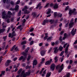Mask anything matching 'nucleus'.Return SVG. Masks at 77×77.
<instances>
[{
  "mask_svg": "<svg viewBox=\"0 0 77 77\" xmlns=\"http://www.w3.org/2000/svg\"><path fill=\"white\" fill-rule=\"evenodd\" d=\"M54 60H55V62H57V60H57V57H55L54 58Z\"/></svg>",
  "mask_w": 77,
  "mask_h": 77,
  "instance_id": "obj_48",
  "label": "nucleus"
},
{
  "mask_svg": "<svg viewBox=\"0 0 77 77\" xmlns=\"http://www.w3.org/2000/svg\"><path fill=\"white\" fill-rule=\"evenodd\" d=\"M45 53H46V52L44 51H40V54L42 56H44Z\"/></svg>",
  "mask_w": 77,
  "mask_h": 77,
  "instance_id": "obj_7",
  "label": "nucleus"
},
{
  "mask_svg": "<svg viewBox=\"0 0 77 77\" xmlns=\"http://www.w3.org/2000/svg\"><path fill=\"white\" fill-rule=\"evenodd\" d=\"M77 12H76V9L73 8V10H69V14L70 15V16H71L72 14H73V15H75L77 14Z\"/></svg>",
  "mask_w": 77,
  "mask_h": 77,
  "instance_id": "obj_2",
  "label": "nucleus"
},
{
  "mask_svg": "<svg viewBox=\"0 0 77 77\" xmlns=\"http://www.w3.org/2000/svg\"><path fill=\"white\" fill-rule=\"evenodd\" d=\"M55 45H58V44H59V41H57L55 42Z\"/></svg>",
  "mask_w": 77,
  "mask_h": 77,
  "instance_id": "obj_43",
  "label": "nucleus"
},
{
  "mask_svg": "<svg viewBox=\"0 0 77 77\" xmlns=\"http://www.w3.org/2000/svg\"><path fill=\"white\" fill-rule=\"evenodd\" d=\"M17 59H18V58L17 57H16L14 58L13 59V61L15 62V61H16L17 60Z\"/></svg>",
  "mask_w": 77,
  "mask_h": 77,
  "instance_id": "obj_50",
  "label": "nucleus"
},
{
  "mask_svg": "<svg viewBox=\"0 0 77 77\" xmlns=\"http://www.w3.org/2000/svg\"><path fill=\"white\" fill-rule=\"evenodd\" d=\"M42 24V25H43V26H45V24H46V20H44Z\"/></svg>",
  "mask_w": 77,
  "mask_h": 77,
  "instance_id": "obj_29",
  "label": "nucleus"
},
{
  "mask_svg": "<svg viewBox=\"0 0 77 77\" xmlns=\"http://www.w3.org/2000/svg\"><path fill=\"white\" fill-rule=\"evenodd\" d=\"M22 70L23 69H22V68H21L17 72V74H20V73L21 72V71H22Z\"/></svg>",
  "mask_w": 77,
  "mask_h": 77,
  "instance_id": "obj_21",
  "label": "nucleus"
},
{
  "mask_svg": "<svg viewBox=\"0 0 77 77\" xmlns=\"http://www.w3.org/2000/svg\"><path fill=\"white\" fill-rule=\"evenodd\" d=\"M3 39H4V41H6V38H7V35H6L5 37H3Z\"/></svg>",
  "mask_w": 77,
  "mask_h": 77,
  "instance_id": "obj_32",
  "label": "nucleus"
},
{
  "mask_svg": "<svg viewBox=\"0 0 77 77\" xmlns=\"http://www.w3.org/2000/svg\"><path fill=\"white\" fill-rule=\"evenodd\" d=\"M50 75H51V72H48L46 75V77H50Z\"/></svg>",
  "mask_w": 77,
  "mask_h": 77,
  "instance_id": "obj_18",
  "label": "nucleus"
},
{
  "mask_svg": "<svg viewBox=\"0 0 77 77\" xmlns=\"http://www.w3.org/2000/svg\"><path fill=\"white\" fill-rule=\"evenodd\" d=\"M8 52V51H7V50L5 51V52L4 53L3 56H4L7 53V52Z\"/></svg>",
  "mask_w": 77,
  "mask_h": 77,
  "instance_id": "obj_46",
  "label": "nucleus"
},
{
  "mask_svg": "<svg viewBox=\"0 0 77 77\" xmlns=\"http://www.w3.org/2000/svg\"><path fill=\"white\" fill-rule=\"evenodd\" d=\"M21 11L20 10L18 14V17H20V16H21Z\"/></svg>",
  "mask_w": 77,
  "mask_h": 77,
  "instance_id": "obj_26",
  "label": "nucleus"
},
{
  "mask_svg": "<svg viewBox=\"0 0 77 77\" xmlns=\"http://www.w3.org/2000/svg\"><path fill=\"white\" fill-rule=\"evenodd\" d=\"M57 17H59L60 18L62 17V14H57Z\"/></svg>",
  "mask_w": 77,
  "mask_h": 77,
  "instance_id": "obj_34",
  "label": "nucleus"
},
{
  "mask_svg": "<svg viewBox=\"0 0 77 77\" xmlns=\"http://www.w3.org/2000/svg\"><path fill=\"white\" fill-rule=\"evenodd\" d=\"M5 31V29H0V34L2 33H3Z\"/></svg>",
  "mask_w": 77,
  "mask_h": 77,
  "instance_id": "obj_16",
  "label": "nucleus"
},
{
  "mask_svg": "<svg viewBox=\"0 0 77 77\" xmlns=\"http://www.w3.org/2000/svg\"><path fill=\"white\" fill-rule=\"evenodd\" d=\"M49 22L51 23V24H53L54 23V20L51 19L49 21Z\"/></svg>",
  "mask_w": 77,
  "mask_h": 77,
  "instance_id": "obj_19",
  "label": "nucleus"
},
{
  "mask_svg": "<svg viewBox=\"0 0 77 77\" xmlns=\"http://www.w3.org/2000/svg\"><path fill=\"white\" fill-rule=\"evenodd\" d=\"M43 45V43H40L39 44V45L40 46V47H42V45Z\"/></svg>",
  "mask_w": 77,
  "mask_h": 77,
  "instance_id": "obj_49",
  "label": "nucleus"
},
{
  "mask_svg": "<svg viewBox=\"0 0 77 77\" xmlns=\"http://www.w3.org/2000/svg\"><path fill=\"white\" fill-rule=\"evenodd\" d=\"M71 33L72 35V36H74V35H75V33L74 32V31H71Z\"/></svg>",
  "mask_w": 77,
  "mask_h": 77,
  "instance_id": "obj_25",
  "label": "nucleus"
},
{
  "mask_svg": "<svg viewBox=\"0 0 77 77\" xmlns=\"http://www.w3.org/2000/svg\"><path fill=\"white\" fill-rule=\"evenodd\" d=\"M51 63L49 61V60H48L46 61L45 63V65H50Z\"/></svg>",
  "mask_w": 77,
  "mask_h": 77,
  "instance_id": "obj_14",
  "label": "nucleus"
},
{
  "mask_svg": "<svg viewBox=\"0 0 77 77\" xmlns=\"http://www.w3.org/2000/svg\"><path fill=\"white\" fill-rule=\"evenodd\" d=\"M51 37H49L48 38H47V41H49V40H51Z\"/></svg>",
  "mask_w": 77,
  "mask_h": 77,
  "instance_id": "obj_42",
  "label": "nucleus"
},
{
  "mask_svg": "<svg viewBox=\"0 0 77 77\" xmlns=\"http://www.w3.org/2000/svg\"><path fill=\"white\" fill-rule=\"evenodd\" d=\"M31 58V56L29 55L28 56V57L27 59V61H29V60H30V59Z\"/></svg>",
  "mask_w": 77,
  "mask_h": 77,
  "instance_id": "obj_30",
  "label": "nucleus"
},
{
  "mask_svg": "<svg viewBox=\"0 0 77 77\" xmlns=\"http://www.w3.org/2000/svg\"><path fill=\"white\" fill-rule=\"evenodd\" d=\"M9 2H10V0H7L6 2V3L7 4H8Z\"/></svg>",
  "mask_w": 77,
  "mask_h": 77,
  "instance_id": "obj_58",
  "label": "nucleus"
},
{
  "mask_svg": "<svg viewBox=\"0 0 77 77\" xmlns=\"http://www.w3.org/2000/svg\"><path fill=\"white\" fill-rule=\"evenodd\" d=\"M11 4L12 5H14V2L13 1L11 2Z\"/></svg>",
  "mask_w": 77,
  "mask_h": 77,
  "instance_id": "obj_51",
  "label": "nucleus"
},
{
  "mask_svg": "<svg viewBox=\"0 0 77 77\" xmlns=\"http://www.w3.org/2000/svg\"><path fill=\"white\" fill-rule=\"evenodd\" d=\"M34 30V28H32L30 29L29 30L30 32H33Z\"/></svg>",
  "mask_w": 77,
  "mask_h": 77,
  "instance_id": "obj_45",
  "label": "nucleus"
},
{
  "mask_svg": "<svg viewBox=\"0 0 77 77\" xmlns=\"http://www.w3.org/2000/svg\"><path fill=\"white\" fill-rule=\"evenodd\" d=\"M37 14H36L35 12H32L31 14V15H33V18H35L36 17Z\"/></svg>",
  "mask_w": 77,
  "mask_h": 77,
  "instance_id": "obj_13",
  "label": "nucleus"
},
{
  "mask_svg": "<svg viewBox=\"0 0 77 77\" xmlns=\"http://www.w3.org/2000/svg\"><path fill=\"white\" fill-rule=\"evenodd\" d=\"M64 33V32H63V31H62L60 32V34L61 35H63Z\"/></svg>",
  "mask_w": 77,
  "mask_h": 77,
  "instance_id": "obj_60",
  "label": "nucleus"
},
{
  "mask_svg": "<svg viewBox=\"0 0 77 77\" xmlns=\"http://www.w3.org/2000/svg\"><path fill=\"white\" fill-rule=\"evenodd\" d=\"M2 18L3 19H5L6 17V13H5V11H4L2 13Z\"/></svg>",
  "mask_w": 77,
  "mask_h": 77,
  "instance_id": "obj_8",
  "label": "nucleus"
},
{
  "mask_svg": "<svg viewBox=\"0 0 77 77\" xmlns=\"http://www.w3.org/2000/svg\"><path fill=\"white\" fill-rule=\"evenodd\" d=\"M30 74H31V71L30 70H29L28 71V72H26L25 74L24 77H27V76H29V75H30Z\"/></svg>",
  "mask_w": 77,
  "mask_h": 77,
  "instance_id": "obj_4",
  "label": "nucleus"
},
{
  "mask_svg": "<svg viewBox=\"0 0 77 77\" xmlns=\"http://www.w3.org/2000/svg\"><path fill=\"white\" fill-rule=\"evenodd\" d=\"M16 47V45H14L13 47L11 48V49L10 51H13V50H14L15 49V47Z\"/></svg>",
  "mask_w": 77,
  "mask_h": 77,
  "instance_id": "obj_20",
  "label": "nucleus"
},
{
  "mask_svg": "<svg viewBox=\"0 0 77 77\" xmlns=\"http://www.w3.org/2000/svg\"><path fill=\"white\" fill-rule=\"evenodd\" d=\"M8 14L9 15H12V13H11V12L10 11H8Z\"/></svg>",
  "mask_w": 77,
  "mask_h": 77,
  "instance_id": "obj_38",
  "label": "nucleus"
},
{
  "mask_svg": "<svg viewBox=\"0 0 77 77\" xmlns=\"http://www.w3.org/2000/svg\"><path fill=\"white\" fill-rule=\"evenodd\" d=\"M14 50H15L16 51H19V50L18 49V47H16L14 48Z\"/></svg>",
  "mask_w": 77,
  "mask_h": 77,
  "instance_id": "obj_28",
  "label": "nucleus"
},
{
  "mask_svg": "<svg viewBox=\"0 0 77 77\" xmlns=\"http://www.w3.org/2000/svg\"><path fill=\"white\" fill-rule=\"evenodd\" d=\"M48 37V36H45V37L44 38V41H45V40L47 39Z\"/></svg>",
  "mask_w": 77,
  "mask_h": 77,
  "instance_id": "obj_35",
  "label": "nucleus"
},
{
  "mask_svg": "<svg viewBox=\"0 0 77 77\" xmlns=\"http://www.w3.org/2000/svg\"><path fill=\"white\" fill-rule=\"evenodd\" d=\"M73 24H74V23L73 22H72L71 23H70L69 25V28H72Z\"/></svg>",
  "mask_w": 77,
  "mask_h": 77,
  "instance_id": "obj_12",
  "label": "nucleus"
},
{
  "mask_svg": "<svg viewBox=\"0 0 77 77\" xmlns=\"http://www.w3.org/2000/svg\"><path fill=\"white\" fill-rule=\"evenodd\" d=\"M67 44H68V43H66L63 46V48H65V47L67 45Z\"/></svg>",
  "mask_w": 77,
  "mask_h": 77,
  "instance_id": "obj_55",
  "label": "nucleus"
},
{
  "mask_svg": "<svg viewBox=\"0 0 77 77\" xmlns=\"http://www.w3.org/2000/svg\"><path fill=\"white\" fill-rule=\"evenodd\" d=\"M33 42H34V41H32L30 43V45H32L33 44Z\"/></svg>",
  "mask_w": 77,
  "mask_h": 77,
  "instance_id": "obj_33",
  "label": "nucleus"
},
{
  "mask_svg": "<svg viewBox=\"0 0 77 77\" xmlns=\"http://www.w3.org/2000/svg\"><path fill=\"white\" fill-rule=\"evenodd\" d=\"M5 72L6 71H2L1 72V73L2 75H5Z\"/></svg>",
  "mask_w": 77,
  "mask_h": 77,
  "instance_id": "obj_40",
  "label": "nucleus"
},
{
  "mask_svg": "<svg viewBox=\"0 0 77 77\" xmlns=\"http://www.w3.org/2000/svg\"><path fill=\"white\" fill-rule=\"evenodd\" d=\"M37 6H39V7L40 6H41V2H39Z\"/></svg>",
  "mask_w": 77,
  "mask_h": 77,
  "instance_id": "obj_63",
  "label": "nucleus"
},
{
  "mask_svg": "<svg viewBox=\"0 0 77 77\" xmlns=\"http://www.w3.org/2000/svg\"><path fill=\"white\" fill-rule=\"evenodd\" d=\"M68 48H66L65 51V53H68Z\"/></svg>",
  "mask_w": 77,
  "mask_h": 77,
  "instance_id": "obj_36",
  "label": "nucleus"
},
{
  "mask_svg": "<svg viewBox=\"0 0 77 77\" xmlns=\"http://www.w3.org/2000/svg\"><path fill=\"white\" fill-rule=\"evenodd\" d=\"M63 47H62V46H60L59 47V50L60 51H62V50H63Z\"/></svg>",
  "mask_w": 77,
  "mask_h": 77,
  "instance_id": "obj_22",
  "label": "nucleus"
},
{
  "mask_svg": "<svg viewBox=\"0 0 77 77\" xmlns=\"http://www.w3.org/2000/svg\"><path fill=\"white\" fill-rule=\"evenodd\" d=\"M21 27H22V26L21 25H20L19 26H18L17 27V29H20V28H21Z\"/></svg>",
  "mask_w": 77,
  "mask_h": 77,
  "instance_id": "obj_44",
  "label": "nucleus"
},
{
  "mask_svg": "<svg viewBox=\"0 0 77 77\" xmlns=\"http://www.w3.org/2000/svg\"><path fill=\"white\" fill-rule=\"evenodd\" d=\"M55 67H56V66H55V64L54 63H53L51 64L50 66V69L53 72L54 70V69H55Z\"/></svg>",
  "mask_w": 77,
  "mask_h": 77,
  "instance_id": "obj_3",
  "label": "nucleus"
},
{
  "mask_svg": "<svg viewBox=\"0 0 77 77\" xmlns=\"http://www.w3.org/2000/svg\"><path fill=\"white\" fill-rule=\"evenodd\" d=\"M32 64L33 65L35 66L37 65V60H34Z\"/></svg>",
  "mask_w": 77,
  "mask_h": 77,
  "instance_id": "obj_15",
  "label": "nucleus"
},
{
  "mask_svg": "<svg viewBox=\"0 0 77 77\" xmlns=\"http://www.w3.org/2000/svg\"><path fill=\"white\" fill-rule=\"evenodd\" d=\"M22 60V62H25L26 61V57H24L23 56H21L19 59V60L21 61Z\"/></svg>",
  "mask_w": 77,
  "mask_h": 77,
  "instance_id": "obj_5",
  "label": "nucleus"
},
{
  "mask_svg": "<svg viewBox=\"0 0 77 77\" xmlns=\"http://www.w3.org/2000/svg\"><path fill=\"white\" fill-rule=\"evenodd\" d=\"M22 54H23V56L25 57H26L27 56V53H26V52H25L24 51L22 53Z\"/></svg>",
  "mask_w": 77,
  "mask_h": 77,
  "instance_id": "obj_17",
  "label": "nucleus"
},
{
  "mask_svg": "<svg viewBox=\"0 0 77 77\" xmlns=\"http://www.w3.org/2000/svg\"><path fill=\"white\" fill-rule=\"evenodd\" d=\"M66 76L67 77H69L70 76V73H68Z\"/></svg>",
  "mask_w": 77,
  "mask_h": 77,
  "instance_id": "obj_47",
  "label": "nucleus"
},
{
  "mask_svg": "<svg viewBox=\"0 0 77 77\" xmlns=\"http://www.w3.org/2000/svg\"><path fill=\"white\" fill-rule=\"evenodd\" d=\"M25 47H26V45H23L22 48H23V50H24V49H25V48H26Z\"/></svg>",
  "mask_w": 77,
  "mask_h": 77,
  "instance_id": "obj_62",
  "label": "nucleus"
},
{
  "mask_svg": "<svg viewBox=\"0 0 77 77\" xmlns=\"http://www.w3.org/2000/svg\"><path fill=\"white\" fill-rule=\"evenodd\" d=\"M57 12H55L54 13V17H56L57 16Z\"/></svg>",
  "mask_w": 77,
  "mask_h": 77,
  "instance_id": "obj_39",
  "label": "nucleus"
},
{
  "mask_svg": "<svg viewBox=\"0 0 77 77\" xmlns=\"http://www.w3.org/2000/svg\"><path fill=\"white\" fill-rule=\"evenodd\" d=\"M12 36V34L11 33H9V36L8 37L9 38H11Z\"/></svg>",
  "mask_w": 77,
  "mask_h": 77,
  "instance_id": "obj_56",
  "label": "nucleus"
},
{
  "mask_svg": "<svg viewBox=\"0 0 77 77\" xmlns=\"http://www.w3.org/2000/svg\"><path fill=\"white\" fill-rule=\"evenodd\" d=\"M29 65H27L26 67V69H29Z\"/></svg>",
  "mask_w": 77,
  "mask_h": 77,
  "instance_id": "obj_57",
  "label": "nucleus"
},
{
  "mask_svg": "<svg viewBox=\"0 0 77 77\" xmlns=\"http://www.w3.org/2000/svg\"><path fill=\"white\" fill-rule=\"evenodd\" d=\"M59 40L61 42H62V41L63 40V39H62V36H60V37L59 38Z\"/></svg>",
  "mask_w": 77,
  "mask_h": 77,
  "instance_id": "obj_23",
  "label": "nucleus"
},
{
  "mask_svg": "<svg viewBox=\"0 0 77 77\" xmlns=\"http://www.w3.org/2000/svg\"><path fill=\"white\" fill-rule=\"evenodd\" d=\"M30 35H31V36H35V34L33 33H32L30 34Z\"/></svg>",
  "mask_w": 77,
  "mask_h": 77,
  "instance_id": "obj_59",
  "label": "nucleus"
},
{
  "mask_svg": "<svg viewBox=\"0 0 77 77\" xmlns=\"http://www.w3.org/2000/svg\"><path fill=\"white\" fill-rule=\"evenodd\" d=\"M10 11H15L14 8H11L10 9Z\"/></svg>",
  "mask_w": 77,
  "mask_h": 77,
  "instance_id": "obj_61",
  "label": "nucleus"
},
{
  "mask_svg": "<svg viewBox=\"0 0 77 77\" xmlns=\"http://www.w3.org/2000/svg\"><path fill=\"white\" fill-rule=\"evenodd\" d=\"M25 74V73H24V71L23 70L21 73V75H20V77H24Z\"/></svg>",
  "mask_w": 77,
  "mask_h": 77,
  "instance_id": "obj_11",
  "label": "nucleus"
},
{
  "mask_svg": "<svg viewBox=\"0 0 77 77\" xmlns=\"http://www.w3.org/2000/svg\"><path fill=\"white\" fill-rule=\"evenodd\" d=\"M63 66V64H62L61 66H60L59 65H58L56 66V69H59V68H61L58 70V72L60 73L62 71V70L63 69V68H64Z\"/></svg>",
  "mask_w": 77,
  "mask_h": 77,
  "instance_id": "obj_1",
  "label": "nucleus"
},
{
  "mask_svg": "<svg viewBox=\"0 0 77 77\" xmlns=\"http://www.w3.org/2000/svg\"><path fill=\"white\" fill-rule=\"evenodd\" d=\"M59 8V6L57 4V3H55L54 4V6L53 8L55 9H58V8Z\"/></svg>",
  "mask_w": 77,
  "mask_h": 77,
  "instance_id": "obj_9",
  "label": "nucleus"
},
{
  "mask_svg": "<svg viewBox=\"0 0 77 77\" xmlns=\"http://www.w3.org/2000/svg\"><path fill=\"white\" fill-rule=\"evenodd\" d=\"M73 62V61H72V60H70V62H69L70 64H72Z\"/></svg>",
  "mask_w": 77,
  "mask_h": 77,
  "instance_id": "obj_53",
  "label": "nucleus"
},
{
  "mask_svg": "<svg viewBox=\"0 0 77 77\" xmlns=\"http://www.w3.org/2000/svg\"><path fill=\"white\" fill-rule=\"evenodd\" d=\"M12 35H13L14 36H17V34H16V33H14Z\"/></svg>",
  "mask_w": 77,
  "mask_h": 77,
  "instance_id": "obj_64",
  "label": "nucleus"
},
{
  "mask_svg": "<svg viewBox=\"0 0 77 77\" xmlns=\"http://www.w3.org/2000/svg\"><path fill=\"white\" fill-rule=\"evenodd\" d=\"M51 45L52 46H54V45H55V43L54 42L52 43Z\"/></svg>",
  "mask_w": 77,
  "mask_h": 77,
  "instance_id": "obj_54",
  "label": "nucleus"
},
{
  "mask_svg": "<svg viewBox=\"0 0 77 77\" xmlns=\"http://www.w3.org/2000/svg\"><path fill=\"white\" fill-rule=\"evenodd\" d=\"M20 3V0H18L17 2L16 3V5H19Z\"/></svg>",
  "mask_w": 77,
  "mask_h": 77,
  "instance_id": "obj_37",
  "label": "nucleus"
},
{
  "mask_svg": "<svg viewBox=\"0 0 77 77\" xmlns=\"http://www.w3.org/2000/svg\"><path fill=\"white\" fill-rule=\"evenodd\" d=\"M27 11H27V10H25L24 11V14H27Z\"/></svg>",
  "mask_w": 77,
  "mask_h": 77,
  "instance_id": "obj_52",
  "label": "nucleus"
},
{
  "mask_svg": "<svg viewBox=\"0 0 77 77\" xmlns=\"http://www.w3.org/2000/svg\"><path fill=\"white\" fill-rule=\"evenodd\" d=\"M26 41H23L21 42V45H24V44H26Z\"/></svg>",
  "mask_w": 77,
  "mask_h": 77,
  "instance_id": "obj_27",
  "label": "nucleus"
},
{
  "mask_svg": "<svg viewBox=\"0 0 77 77\" xmlns=\"http://www.w3.org/2000/svg\"><path fill=\"white\" fill-rule=\"evenodd\" d=\"M59 51V50H56V49H54V53H55V54H56Z\"/></svg>",
  "mask_w": 77,
  "mask_h": 77,
  "instance_id": "obj_31",
  "label": "nucleus"
},
{
  "mask_svg": "<svg viewBox=\"0 0 77 77\" xmlns=\"http://www.w3.org/2000/svg\"><path fill=\"white\" fill-rule=\"evenodd\" d=\"M11 60H7L5 64V66H9V63H11Z\"/></svg>",
  "mask_w": 77,
  "mask_h": 77,
  "instance_id": "obj_6",
  "label": "nucleus"
},
{
  "mask_svg": "<svg viewBox=\"0 0 77 77\" xmlns=\"http://www.w3.org/2000/svg\"><path fill=\"white\" fill-rule=\"evenodd\" d=\"M14 9V11H18V10H19V5H16L15 7V8Z\"/></svg>",
  "mask_w": 77,
  "mask_h": 77,
  "instance_id": "obj_10",
  "label": "nucleus"
},
{
  "mask_svg": "<svg viewBox=\"0 0 77 77\" xmlns=\"http://www.w3.org/2000/svg\"><path fill=\"white\" fill-rule=\"evenodd\" d=\"M51 10L50 9H49L48 10V11L47 12V15H48V14H50V13H51Z\"/></svg>",
  "mask_w": 77,
  "mask_h": 77,
  "instance_id": "obj_24",
  "label": "nucleus"
},
{
  "mask_svg": "<svg viewBox=\"0 0 77 77\" xmlns=\"http://www.w3.org/2000/svg\"><path fill=\"white\" fill-rule=\"evenodd\" d=\"M69 8V6H67L65 10V11H68V10Z\"/></svg>",
  "mask_w": 77,
  "mask_h": 77,
  "instance_id": "obj_41",
  "label": "nucleus"
}]
</instances>
